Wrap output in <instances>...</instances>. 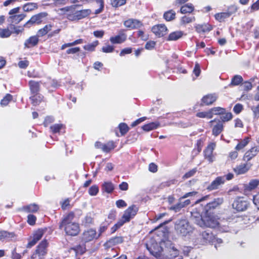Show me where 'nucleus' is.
I'll return each mask as SVG.
<instances>
[{
	"instance_id": "f257e3e1",
	"label": "nucleus",
	"mask_w": 259,
	"mask_h": 259,
	"mask_svg": "<svg viewBox=\"0 0 259 259\" xmlns=\"http://www.w3.org/2000/svg\"><path fill=\"white\" fill-rule=\"evenodd\" d=\"M75 217L74 211H70L64 215L59 224V228L63 229L66 236L74 237L77 236L80 232L79 223L73 221Z\"/></svg>"
},
{
	"instance_id": "f03ea898",
	"label": "nucleus",
	"mask_w": 259,
	"mask_h": 259,
	"mask_svg": "<svg viewBox=\"0 0 259 259\" xmlns=\"http://www.w3.org/2000/svg\"><path fill=\"white\" fill-rule=\"evenodd\" d=\"M224 202L223 198H214L212 201L207 203L205 206L200 205L193 209L192 215L195 218L202 217V214H214L215 209L219 207Z\"/></svg>"
},
{
	"instance_id": "7ed1b4c3",
	"label": "nucleus",
	"mask_w": 259,
	"mask_h": 259,
	"mask_svg": "<svg viewBox=\"0 0 259 259\" xmlns=\"http://www.w3.org/2000/svg\"><path fill=\"white\" fill-rule=\"evenodd\" d=\"M78 5H71L60 9L61 12L66 14V18L71 21H77L89 17L92 13L91 9H82L75 12V9Z\"/></svg>"
},
{
	"instance_id": "20e7f679",
	"label": "nucleus",
	"mask_w": 259,
	"mask_h": 259,
	"mask_svg": "<svg viewBox=\"0 0 259 259\" xmlns=\"http://www.w3.org/2000/svg\"><path fill=\"white\" fill-rule=\"evenodd\" d=\"M49 243L46 239L41 241L36 246L30 256V259H45L48 252Z\"/></svg>"
},
{
	"instance_id": "39448f33",
	"label": "nucleus",
	"mask_w": 259,
	"mask_h": 259,
	"mask_svg": "<svg viewBox=\"0 0 259 259\" xmlns=\"http://www.w3.org/2000/svg\"><path fill=\"white\" fill-rule=\"evenodd\" d=\"M248 199L243 196H238L233 201L232 206L237 212L246 211L250 206Z\"/></svg>"
},
{
	"instance_id": "423d86ee",
	"label": "nucleus",
	"mask_w": 259,
	"mask_h": 259,
	"mask_svg": "<svg viewBox=\"0 0 259 259\" xmlns=\"http://www.w3.org/2000/svg\"><path fill=\"white\" fill-rule=\"evenodd\" d=\"M175 230L178 234L185 236L191 231V227L187 220H178L175 225Z\"/></svg>"
},
{
	"instance_id": "0eeeda50",
	"label": "nucleus",
	"mask_w": 259,
	"mask_h": 259,
	"mask_svg": "<svg viewBox=\"0 0 259 259\" xmlns=\"http://www.w3.org/2000/svg\"><path fill=\"white\" fill-rule=\"evenodd\" d=\"M26 14H20L10 16L8 19V21L10 22L9 27L10 29L13 30V32L16 34H18L21 31L19 29L20 26H16L15 25L20 23L26 17Z\"/></svg>"
},
{
	"instance_id": "6e6552de",
	"label": "nucleus",
	"mask_w": 259,
	"mask_h": 259,
	"mask_svg": "<svg viewBox=\"0 0 259 259\" xmlns=\"http://www.w3.org/2000/svg\"><path fill=\"white\" fill-rule=\"evenodd\" d=\"M212 114V117L213 115H220V119L223 121H229L233 119V115L230 112H227L226 108L221 107H214L210 109Z\"/></svg>"
},
{
	"instance_id": "1a4fd4ad",
	"label": "nucleus",
	"mask_w": 259,
	"mask_h": 259,
	"mask_svg": "<svg viewBox=\"0 0 259 259\" xmlns=\"http://www.w3.org/2000/svg\"><path fill=\"white\" fill-rule=\"evenodd\" d=\"M99 238L97 232L95 228H89L84 230L80 237L82 243H88Z\"/></svg>"
},
{
	"instance_id": "9d476101",
	"label": "nucleus",
	"mask_w": 259,
	"mask_h": 259,
	"mask_svg": "<svg viewBox=\"0 0 259 259\" xmlns=\"http://www.w3.org/2000/svg\"><path fill=\"white\" fill-rule=\"evenodd\" d=\"M146 248L150 253L156 257H160L163 249L159 244L154 240L151 239L146 244Z\"/></svg>"
},
{
	"instance_id": "9b49d317",
	"label": "nucleus",
	"mask_w": 259,
	"mask_h": 259,
	"mask_svg": "<svg viewBox=\"0 0 259 259\" xmlns=\"http://www.w3.org/2000/svg\"><path fill=\"white\" fill-rule=\"evenodd\" d=\"M138 210V207L136 205L133 204L125 209L120 219L122 220L125 223H128L131 219L135 217Z\"/></svg>"
},
{
	"instance_id": "f8f14e48",
	"label": "nucleus",
	"mask_w": 259,
	"mask_h": 259,
	"mask_svg": "<svg viewBox=\"0 0 259 259\" xmlns=\"http://www.w3.org/2000/svg\"><path fill=\"white\" fill-rule=\"evenodd\" d=\"M205 226L209 228H215L218 226L219 223L217 216L214 214H203L200 217Z\"/></svg>"
},
{
	"instance_id": "ddd939ff",
	"label": "nucleus",
	"mask_w": 259,
	"mask_h": 259,
	"mask_svg": "<svg viewBox=\"0 0 259 259\" xmlns=\"http://www.w3.org/2000/svg\"><path fill=\"white\" fill-rule=\"evenodd\" d=\"M227 121H223L222 119L214 118L209 121L212 126V134L215 137L218 136L224 130V123Z\"/></svg>"
},
{
	"instance_id": "4468645a",
	"label": "nucleus",
	"mask_w": 259,
	"mask_h": 259,
	"mask_svg": "<svg viewBox=\"0 0 259 259\" xmlns=\"http://www.w3.org/2000/svg\"><path fill=\"white\" fill-rule=\"evenodd\" d=\"M48 15L46 12H41L33 15L30 19L24 25V26L30 27L33 24L39 25L42 22V19Z\"/></svg>"
},
{
	"instance_id": "2eb2a0df",
	"label": "nucleus",
	"mask_w": 259,
	"mask_h": 259,
	"mask_svg": "<svg viewBox=\"0 0 259 259\" xmlns=\"http://www.w3.org/2000/svg\"><path fill=\"white\" fill-rule=\"evenodd\" d=\"M151 31L158 37H161L167 33L168 29L164 24H159L153 26Z\"/></svg>"
},
{
	"instance_id": "dca6fc26",
	"label": "nucleus",
	"mask_w": 259,
	"mask_h": 259,
	"mask_svg": "<svg viewBox=\"0 0 259 259\" xmlns=\"http://www.w3.org/2000/svg\"><path fill=\"white\" fill-rule=\"evenodd\" d=\"M126 30L121 29L118 31V34L110 37V41L112 44H120L124 42L127 39Z\"/></svg>"
},
{
	"instance_id": "f3484780",
	"label": "nucleus",
	"mask_w": 259,
	"mask_h": 259,
	"mask_svg": "<svg viewBox=\"0 0 259 259\" xmlns=\"http://www.w3.org/2000/svg\"><path fill=\"white\" fill-rule=\"evenodd\" d=\"M259 153V146H255L246 151L242 157V160L246 162L255 157Z\"/></svg>"
},
{
	"instance_id": "a211bd4d",
	"label": "nucleus",
	"mask_w": 259,
	"mask_h": 259,
	"mask_svg": "<svg viewBox=\"0 0 259 259\" xmlns=\"http://www.w3.org/2000/svg\"><path fill=\"white\" fill-rule=\"evenodd\" d=\"M218 95L215 93L208 94L204 96L201 99L200 106H209L213 104L217 100Z\"/></svg>"
},
{
	"instance_id": "6ab92c4d",
	"label": "nucleus",
	"mask_w": 259,
	"mask_h": 259,
	"mask_svg": "<svg viewBox=\"0 0 259 259\" xmlns=\"http://www.w3.org/2000/svg\"><path fill=\"white\" fill-rule=\"evenodd\" d=\"M123 24L129 30L139 29L143 26V24L141 21L132 18L124 21Z\"/></svg>"
},
{
	"instance_id": "aec40b11",
	"label": "nucleus",
	"mask_w": 259,
	"mask_h": 259,
	"mask_svg": "<svg viewBox=\"0 0 259 259\" xmlns=\"http://www.w3.org/2000/svg\"><path fill=\"white\" fill-rule=\"evenodd\" d=\"M216 144L214 142H211L208 144L203 151L204 158L207 159L209 162L213 161V152L215 147Z\"/></svg>"
},
{
	"instance_id": "412c9836",
	"label": "nucleus",
	"mask_w": 259,
	"mask_h": 259,
	"mask_svg": "<svg viewBox=\"0 0 259 259\" xmlns=\"http://www.w3.org/2000/svg\"><path fill=\"white\" fill-rule=\"evenodd\" d=\"M252 166V164L250 162H245L244 163L237 165L233 168V171L237 175H243L247 172Z\"/></svg>"
},
{
	"instance_id": "4be33fe9",
	"label": "nucleus",
	"mask_w": 259,
	"mask_h": 259,
	"mask_svg": "<svg viewBox=\"0 0 259 259\" xmlns=\"http://www.w3.org/2000/svg\"><path fill=\"white\" fill-rule=\"evenodd\" d=\"M195 31L199 34H204L211 31L213 26L209 23H204L202 24H197L194 26Z\"/></svg>"
},
{
	"instance_id": "5701e85b",
	"label": "nucleus",
	"mask_w": 259,
	"mask_h": 259,
	"mask_svg": "<svg viewBox=\"0 0 259 259\" xmlns=\"http://www.w3.org/2000/svg\"><path fill=\"white\" fill-rule=\"evenodd\" d=\"M44 231L41 229H38L33 234L32 239L30 240L26 245V247L30 248L42 237Z\"/></svg>"
},
{
	"instance_id": "b1692460",
	"label": "nucleus",
	"mask_w": 259,
	"mask_h": 259,
	"mask_svg": "<svg viewBox=\"0 0 259 259\" xmlns=\"http://www.w3.org/2000/svg\"><path fill=\"white\" fill-rule=\"evenodd\" d=\"M195 10V9L193 4L189 3L181 6L179 12L183 15H194Z\"/></svg>"
},
{
	"instance_id": "393cba45",
	"label": "nucleus",
	"mask_w": 259,
	"mask_h": 259,
	"mask_svg": "<svg viewBox=\"0 0 259 259\" xmlns=\"http://www.w3.org/2000/svg\"><path fill=\"white\" fill-rule=\"evenodd\" d=\"M196 21V17L194 15H184L180 19V25L182 26H186Z\"/></svg>"
},
{
	"instance_id": "a878e982",
	"label": "nucleus",
	"mask_w": 259,
	"mask_h": 259,
	"mask_svg": "<svg viewBox=\"0 0 259 259\" xmlns=\"http://www.w3.org/2000/svg\"><path fill=\"white\" fill-rule=\"evenodd\" d=\"M225 182V180L224 178L222 177H217L214 180H213L210 185H209L206 189L208 191H211L219 188V186L224 184Z\"/></svg>"
},
{
	"instance_id": "bb28decb",
	"label": "nucleus",
	"mask_w": 259,
	"mask_h": 259,
	"mask_svg": "<svg viewBox=\"0 0 259 259\" xmlns=\"http://www.w3.org/2000/svg\"><path fill=\"white\" fill-rule=\"evenodd\" d=\"M28 83L31 94L39 93L41 81H37L30 80L28 81Z\"/></svg>"
},
{
	"instance_id": "cd10ccee",
	"label": "nucleus",
	"mask_w": 259,
	"mask_h": 259,
	"mask_svg": "<svg viewBox=\"0 0 259 259\" xmlns=\"http://www.w3.org/2000/svg\"><path fill=\"white\" fill-rule=\"evenodd\" d=\"M44 96L39 93L31 94V96L29 97L31 103L35 106L39 105L42 101H44Z\"/></svg>"
},
{
	"instance_id": "c85d7f7f",
	"label": "nucleus",
	"mask_w": 259,
	"mask_h": 259,
	"mask_svg": "<svg viewBox=\"0 0 259 259\" xmlns=\"http://www.w3.org/2000/svg\"><path fill=\"white\" fill-rule=\"evenodd\" d=\"M50 128L53 134H59L61 133L65 132L66 126L62 123H56L50 126Z\"/></svg>"
},
{
	"instance_id": "c756f323",
	"label": "nucleus",
	"mask_w": 259,
	"mask_h": 259,
	"mask_svg": "<svg viewBox=\"0 0 259 259\" xmlns=\"http://www.w3.org/2000/svg\"><path fill=\"white\" fill-rule=\"evenodd\" d=\"M39 41L37 35L29 37L24 42V47L26 48H30L36 46Z\"/></svg>"
},
{
	"instance_id": "7c9ffc66",
	"label": "nucleus",
	"mask_w": 259,
	"mask_h": 259,
	"mask_svg": "<svg viewBox=\"0 0 259 259\" xmlns=\"http://www.w3.org/2000/svg\"><path fill=\"white\" fill-rule=\"evenodd\" d=\"M39 209V206L36 203H31L24 205L21 208V210L26 213H35Z\"/></svg>"
},
{
	"instance_id": "2f4dec72",
	"label": "nucleus",
	"mask_w": 259,
	"mask_h": 259,
	"mask_svg": "<svg viewBox=\"0 0 259 259\" xmlns=\"http://www.w3.org/2000/svg\"><path fill=\"white\" fill-rule=\"evenodd\" d=\"M124 241V238L122 236H115L110 238L106 241V244L108 247L121 244Z\"/></svg>"
},
{
	"instance_id": "473e14b6",
	"label": "nucleus",
	"mask_w": 259,
	"mask_h": 259,
	"mask_svg": "<svg viewBox=\"0 0 259 259\" xmlns=\"http://www.w3.org/2000/svg\"><path fill=\"white\" fill-rule=\"evenodd\" d=\"M184 35V32L182 31H175L169 33L167 37L166 41H176L182 37Z\"/></svg>"
},
{
	"instance_id": "72a5a7b5",
	"label": "nucleus",
	"mask_w": 259,
	"mask_h": 259,
	"mask_svg": "<svg viewBox=\"0 0 259 259\" xmlns=\"http://www.w3.org/2000/svg\"><path fill=\"white\" fill-rule=\"evenodd\" d=\"M163 18L166 21H172L176 18V13L172 9L169 10L163 13Z\"/></svg>"
},
{
	"instance_id": "f704fd0d",
	"label": "nucleus",
	"mask_w": 259,
	"mask_h": 259,
	"mask_svg": "<svg viewBox=\"0 0 259 259\" xmlns=\"http://www.w3.org/2000/svg\"><path fill=\"white\" fill-rule=\"evenodd\" d=\"M101 188L103 192L110 194L112 193L114 190V185L111 182H104Z\"/></svg>"
},
{
	"instance_id": "c9c22d12",
	"label": "nucleus",
	"mask_w": 259,
	"mask_h": 259,
	"mask_svg": "<svg viewBox=\"0 0 259 259\" xmlns=\"http://www.w3.org/2000/svg\"><path fill=\"white\" fill-rule=\"evenodd\" d=\"M259 185V180L252 179L250 181L248 184L244 186V190L251 191L255 189Z\"/></svg>"
},
{
	"instance_id": "e433bc0d",
	"label": "nucleus",
	"mask_w": 259,
	"mask_h": 259,
	"mask_svg": "<svg viewBox=\"0 0 259 259\" xmlns=\"http://www.w3.org/2000/svg\"><path fill=\"white\" fill-rule=\"evenodd\" d=\"M159 126L160 123L158 121L152 122L144 124L142 126V128L145 132H149L157 128Z\"/></svg>"
},
{
	"instance_id": "4c0bfd02",
	"label": "nucleus",
	"mask_w": 259,
	"mask_h": 259,
	"mask_svg": "<svg viewBox=\"0 0 259 259\" xmlns=\"http://www.w3.org/2000/svg\"><path fill=\"white\" fill-rule=\"evenodd\" d=\"M250 137H246L243 140L240 141L235 147L236 150H240L244 148L250 142Z\"/></svg>"
},
{
	"instance_id": "58836bf2",
	"label": "nucleus",
	"mask_w": 259,
	"mask_h": 259,
	"mask_svg": "<svg viewBox=\"0 0 259 259\" xmlns=\"http://www.w3.org/2000/svg\"><path fill=\"white\" fill-rule=\"evenodd\" d=\"M116 147V143L113 141H109L104 144L103 152L109 153Z\"/></svg>"
},
{
	"instance_id": "ea45409f",
	"label": "nucleus",
	"mask_w": 259,
	"mask_h": 259,
	"mask_svg": "<svg viewBox=\"0 0 259 259\" xmlns=\"http://www.w3.org/2000/svg\"><path fill=\"white\" fill-rule=\"evenodd\" d=\"M86 243H82V244L77 245L71 249L74 250L76 254H83L87 251Z\"/></svg>"
},
{
	"instance_id": "a19ab883",
	"label": "nucleus",
	"mask_w": 259,
	"mask_h": 259,
	"mask_svg": "<svg viewBox=\"0 0 259 259\" xmlns=\"http://www.w3.org/2000/svg\"><path fill=\"white\" fill-rule=\"evenodd\" d=\"M201 235L203 239L206 242H212L214 239V236L212 233L209 230L203 231Z\"/></svg>"
},
{
	"instance_id": "79ce46f5",
	"label": "nucleus",
	"mask_w": 259,
	"mask_h": 259,
	"mask_svg": "<svg viewBox=\"0 0 259 259\" xmlns=\"http://www.w3.org/2000/svg\"><path fill=\"white\" fill-rule=\"evenodd\" d=\"M71 201V198H65L60 202L61 209L63 210L69 209L72 207V205L70 204Z\"/></svg>"
},
{
	"instance_id": "37998d69",
	"label": "nucleus",
	"mask_w": 259,
	"mask_h": 259,
	"mask_svg": "<svg viewBox=\"0 0 259 259\" xmlns=\"http://www.w3.org/2000/svg\"><path fill=\"white\" fill-rule=\"evenodd\" d=\"M13 32V30L10 29L9 26L6 28H0V37L7 38L10 37Z\"/></svg>"
},
{
	"instance_id": "c03bdc74",
	"label": "nucleus",
	"mask_w": 259,
	"mask_h": 259,
	"mask_svg": "<svg viewBox=\"0 0 259 259\" xmlns=\"http://www.w3.org/2000/svg\"><path fill=\"white\" fill-rule=\"evenodd\" d=\"M52 25L51 24L46 25L43 28L39 29L37 32L38 37H42L46 35L52 29Z\"/></svg>"
},
{
	"instance_id": "a18cd8bd",
	"label": "nucleus",
	"mask_w": 259,
	"mask_h": 259,
	"mask_svg": "<svg viewBox=\"0 0 259 259\" xmlns=\"http://www.w3.org/2000/svg\"><path fill=\"white\" fill-rule=\"evenodd\" d=\"M15 236L14 232H9L6 231H0V241H3L5 239L12 238Z\"/></svg>"
},
{
	"instance_id": "49530a36",
	"label": "nucleus",
	"mask_w": 259,
	"mask_h": 259,
	"mask_svg": "<svg viewBox=\"0 0 259 259\" xmlns=\"http://www.w3.org/2000/svg\"><path fill=\"white\" fill-rule=\"evenodd\" d=\"M214 18L216 20L220 22L224 21L225 20L230 16V14L227 12L218 13L214 15Z\"/></svg>"
},
{
	"instance_id": "de8ad7c7",
	"label": "nucleus",
	"mask_w": 259,
	"mask_h": 259,
	"mask_svg": "<svg viewBox=\"0 0 259 259\" xmlns=\"http://www.w3.org/2000/svg\"><path fill=\"white\" fill-rule=\"evenodd\" d=\"M13 97L10 94H7L5 97L1 100L0 105L2 107H5L13 100Z\"/></svg>"
},
{
	"instance_id": "09e8293b",
	"label": "nucleus",
	"mask_w": 259,
	"mask_h": 259,
	"mask_svg": "<svg viewBox=\"0 0 259 259\" xmlns=\"http://www.w3.org/2000/svg\"><path fill=\"white\" fill-rule=\"evenodd\" d=\"M243 78L240 75H234L232 79L230 84H229L230 86H237L239 85L241 83L243 82Z\"/></svg>"
},
{
	"instance_id": "8fccbe9b",
	"label": "nucleus",
	"mask_w": 259,
	"mask_h": 259,
	"mask_svg": "<svg viewBox=\"0 0 259 259\" xmlns=\"http://www.w3.org/2000/svg\"><path fill=\"white\" fill-rule=\"evenodd\" d=\"M99 41L96 40L93 41L92 43L84 45L83 47V48L85 51L89 52H93L95 51L96 48L99 45Z\"/></svg>"
},
{
	"instance_id": "3c124183",
	"label": "nucleus",
	"mask_w": 259,
	"mask_h": 259,
	"mask_svg": "<svg viewBox=\"0 0 259 259\" xmlns=\"http://www.w3.org/2000/svg\"><path fill=\"white\" fill-rule=\"evenodd\" d=\"M196 116L200 118H212V114L210 111V109L206 111H202L197 112L196 114Z\"/></svg>"
},
{
	"instance_id": "603ef678",
	"label": "nucleus",
	"mask_w": 259,
	"mask_h": 259,
	"mask_svg": "<svg viewBox=\"0 0 259 259\" xmlns=\"http://www.w3.org/2000/svg\"><path fill=\"white\" fill-rule=\"evenodd\" d=\"M118 127L119 128L120 136H124L129 131L130 128L126 123L124 122H121L119 124Z\"/></svg>"
},
{
	"instance_id": "864d4df0",
	"label": "nucleus",
	"mask_w": 259,
	"mask_h": 259,
	"mask_svg": "<svg viewBox=\"0 0 259 259\" xmlns=\"http://www.w3.org/2000/svg\"><path fill=\"white\" fill-rule=\"evenodd\" d=\"M38 7L37 4L35 3H28L23 6V10L25 12L32 11L36 9Z\"/></svg>"
},
{
	"instance_id": "5fc2aeb1",
	"label": "nucleus",
	"mask_w": 259,
	"mask_h": 259,
	"mask_svg": "<svg viewBox=\"0 0 259 259\" xmlns=\"http://www.w3.org/2000/svg\"><path fill=\"white\" fill-rule=\"evenodd\" d=\"M109 225L110 224L105 221L101 224L98 229V232H97L99 238H100L102 234L107 230Z\"/></svg>"
},
{
	"instance_id": "6e6d98bb",
	"label": "nucleus",
	"mask_w": 259,
	"mask_h": 259,
	"mask_svg": "<svg viewBox=\"0 0 259 259\" xmlns=\"http://www.w3.org/2000/svg\"><path fill=\"white\" fill-rule=\"evenodd\" d=\"M116 218V211L114 209H112L110 211L108 214V220H105V221L110 225L115 220Z\"/></svg>"
},
{
	"instance_id": "4d7b16f0",
	"label": "nucleus",
	"mask_w": 259,
	"mask_h": 259,
	"mask_svg": "<svg viewBox=\"0 0 259 259\" xmlns=\"http://www.w3.org/2000/svg\"><path fill=\"white\" fill-rule=\"evenodd\" d=\"M125 223L120 219L117 222L114 224L110 229L111 233H114L118 229H119L120 227H121Z\"/></svg>"
},
{
	"instance_id": "13d9d810",
	"label": "nucleus",
	"mask_w": 259,
	"mask_h": 259,
	"mask_svg": "<svg viewBox=\"0 0 259 259\" xmlns=\"http://www.w3.org/2000/svg\"><path fill=\"white\" fill-rule=\"evenodd\" d=\"M126 0H111L110 4L113 7L118 8L126 4Z\"/></svg>"
},
{
	"instance_id": "bf43d9fd",
	"label": "nucleus",
	"mask_w": 259,
	"mask_h": 259,
	"mask_svg": "<svg viewBox=\"0 0 259 259\" xmlns=\"http://www.w3.org/2000/svg\"><path fill=\"white\" fill-rule=\"evenodd\" d=\"M96 2L97 4L99 5V8L96 10L95 11V14H99L102 13L104 8V0H96Z\"/></svg>"
},
{
	"instance_id": "052dcab7",
	"label": "nucleus",
	"mask_w": 259,
	"mask_h": 259,
	"mask_svg": "<svg viewBox=\"0 0 259 259\" xmlns=\"http://www.w3.org/2000/svg\"><path fill=\"white\" fill-rule=\"evenodd\" d=\"M197 171V169L196 167H195L191 170H190L189 171L186 172L185 175L183 176L182 179L183 180H186L188 178H190L196 174V172Z\"/></svg>"
},
{
	"instance_id": "680f3d73",
	"label": "nucleus",
	"mask_w": 259,
	"mask_h": 259,
	"mask_svg": "<svg viewBox=\"0 0 259 259\" xmlns=\"http://www.w3.org/2000/svg\"><path fill=\"white\" fill-rule=\"evenodd\" d=\"M99 192V187L97 185L92 186L89 189V194L91 196H95Z\"/></svg>"
},
{
	"instance_id": "e2e57ef3",
	"label": "nucleus",
	"mask_w": 259,
	"mask_h": 259,
	"mask_svg": "<svg viewBox=\"0 0 259 259\" xmlns=\"http://www.w3.org/2000/svg\"><path fill=\"white\" fill-rule=\"evenodd\" d=\"M156 44V42L155 41L151 40H149L146 43L145 45V49L147 50H152L155 48Z\"/></svg>"
},
{
	"instance_id": "0e129e2a",
	"label": "nucleus",
	"mask_w": 259,
	"mask_h": 259,
	"mask_svg": "<svg viewBox=\"0 0 259 259\" xmlns=\"http://www.w3.org/2000/svg\"><path fill=\"white\" fill-rule=\"evenodd\" d=\"M242 86L243 91L246 92L250 91L253 88L252 84L250 83V82H248L247 81H245L242 82Z\"/></svg>"
},
{
	"instance_id": "69168bd1",
	"label": "nucleus",
	"mask_w": 259,
	"mask_h": 259,
	"mask_svg": "<svg viewBox=\"0 0 259 259\" xmlns=\"http://www.w3.org/2000/svg\"><path fill=\"white\" fill-rule=\"evenodd\" d=\"M203 146V140L201 139L197 140L196 141L195 146L194 150H196L197 151V153H199L201 152Z\"/></svg>"
},
{
	"instance_id": "338daca9",
	"label": "nucleus",
	"mask_w": 259,
	"mask_h": 259,
	"mask_svg": "<svg viewBox=\"0 0 259 259\" xmlns=\"http://www.w3.org/2000/svg\"><path fill=\"white\" fill-rule=\"evenodd\" d=\"M36 217L33 214H28L27 216V223L33 226L36 223Z\"/></svg>"
},
{
	"instance_id": "774afa93",
	"label": "nucleus",
	"mask_w": 259,
	"mask_h": 259,
	"mask_svg": "<svg viewBox=\"0 0 259 259\" xmlns=\"http://www.w3.org/2000/svg\"><path fill=\"white\" fill-rule=\"evenodd\" d=\"M11 258L12 259H21L22 258L21 254L17 252L16 247H15L12 251Z\"/></svg>"
}]
</instances>
